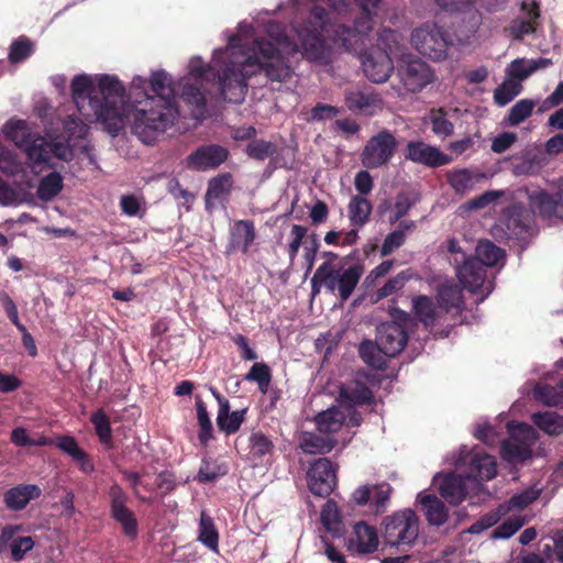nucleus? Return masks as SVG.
Segmentation results:
<instances>
[{"instance_id":"obj_16","label":"nucleus","mask_w":563,"mask_h":563,"mask_svg":"<svg viewBox=\"0 0 563 563\" xmlns=\"http://www.w3.org/2000/svg\"><path fill=\"white\" fill-rule=\"evenodd\" d=\"M364 75L373 82H385L394 70V63L386 49L372 48L362 57Z\"/></svg>"},{"instance_id":"obj_17","label":"nucleus","mask_w":563,"mask_h":563,"mask_svg":"<svg viewBox=\"0 0 563 563\" xmlns=\"http://www.w3.org/2000/svg\"><path fill=\"white\" fill-rule=\"evenodd\" d=\"M228 157L229 151L222 145H202L188 155L187 167L198 172L216 169L223 164Z\"/></svg>"},{"instance_id":"obj_42","label":"nucleus","mask_w":563,"mask_h":563,"mask_svg":"<svg viewBox=\"0 0 563 563\" xmlns=\"http://www.w3.org/2000/svg\"><path fill=\"white\" fill-rule=\"evenodd\" d=\"M197 422L199 426L198 440L202 446H207L213 439V426L206 402L200 396H196Z\"/></svg>"},{"instance_id":"obj_46","label":"nucleus","mask_w":563,"mask_h":563,"mask_svg":"<svg viewBox=\"0 0 563 563\" xmlns=\"http://www.w3.org/2000/svg\"><path fill=\"white\" fill-rule=\"evenodd\" d=\"M211 93V89L206 84L199 82L185 84L181 90L183 100L199 110H205L207 103V95Z\"/></svg>"},{"instance_id":"obj_44","label":"nucleus","mask_w":563,"mask_h":563,"mask_svg":"<svg viewBox=\"0 0 563 563\" xmlns=\"http://www.w3.org/2000/svg\"><path fill=\"white\" fill-rule=\"evenodd\" d=\"M533 423L551 435L563 433V416L555 411L536 412L531 417Z\"/></svg>"},{"instance_id":"obj_8","label":"nucleus","mask_w":563,"mask_h":563,"mask_svg":"<svg viewBox=\"0 0 563 563\" xmlns=\"http://www.w3.org/2000/svg\"><path fill=\"white\" fill-rule=\"evenodd\" d=\"M454 266L456 276L464 288L473 294H481V301H483L494 289L493 280L486 277L487 268L479 260H474L473 256L464 258V262L455 257Z\"/></svg>"},{"instance_id":"obj_5","label":"nucleus","mask_w":563,"mask_h":563,"mask_svg":"<svg viewBox=\"0 0 563 563\" xmlns=\"http://www.w3.org/2000/svg\"><path fill=\"white\" fill-rule=\"evenodd\" d=\"M383 545L407 552L419 536L420 522L412 509L393 512L383 520Z\"/></svg>"},{"instance_id":"obj_25","label":"nucleus","mask_w":563,"mask_h":563,"mask_svg":"<svg viewBox=\"0 0 563 563\" xmlns=\"http://www.w3.org/2000/svg\"><path fill=\"white\" fill-rule=\"evenodd\" d=\"M339 400L343 406L354 408L355 406L373 404L375 397L365 383L352 380L340 387Z\"/></svg>"},{"instance_id":"obj_62","label":"nucleus","mask_w":563,"mask_h":563,"mask_svg":"<svg viewBox=\"0 0 563 563\" xmlns=\"http://www.w3.org/2000/svg\"><path fill=\"white\" fill-rule=\"evenodd\" d=\"M525 518L522 517H510L492 531V538L508 539L512 537L525 525Z\"/></svg>"},{"instance_id":"obj_56","label":"nucleus","mask_w":563,"mask_h":563,"mask_svg":"<svg viewBox=\"0 0 563 563\" xmlns=\"http://www.w3.org/2000/svg\"><path fill=\"white\" fill-rule=\"evenodd\" d=\"M324 286L330 292L335 291L333 276L330 263H322L316 271L311 278V294L316 296L320 292L321 287Z\"/></svg>"},{"instance_id":"obj_3","label":"nucleus","mask_w":563,"mask_h":563,"mask_svg":"<svg viewBox=\"0 0 563 563\" xmlns=\"http://www.w3.org/2000/svg\"><path fill=\"white\" fill-rule=\"evenodd\" d=\"M150 85L154 96L145 90V80L136 77L130 92L134 103L132 131L146 144H152L158 133L173 124L176 110L175 88L165 70L153 71Z\"/></svg>"},{"instance_id":"obj_2","label":"nucleus","mask_w":563,"mask_h":563,"mask_svg":"<svg viewBox=\"0 0 563 563\" xmlns=\"http://www.w3.org/2000/svg\"><path fill=\"white\" fill-rule=\"evenodd\" d=\"M360 14L352 26L344 23L332 24L329 12L321 5L310 9L307 21L297 30L298 48L312 60L322 59L325 53L324 34L338 46L349 52H357L364 46L365 37L373 30V19L380 0H354Z\"/></svg>"},{"instance_id":"obj_41","label":"nucleus","mask_w":563,"mask_h":563,"mask_svg":"<svg viewBox=\"0 0 563 563\" xmlns=\"http://www.w3.org/2000/svg\"><path fill=\"white\" fill-rule=\"evenodd\" d=\"M320 519L323 527L333 536V538H340L343 536L344 526L334 500H327L322 507Z\"/></svg>"},{"instance_id":"obj_21","label":"nucleus","mask_w":563,"mask_h":563,"mask_svg":"<svg viewBox=\"0 0 563 563\" xmlns=\"http://www.w3.org/2000/svg\"><path fill=\"white\" fill-rule=\"evenodd\" d=\"M475 1L476 0H434V2L445 11L464 15L462 21L465 23V37L474 34L482 23V14L475 8Z\"/></svg>"},{"instance_id":"obj_24","label":"nucleus","mask_w":563,"mask_h":563,"mask_svg":"<svg viewBox=\"0 0 563 563\" xmlns=\"http://www.w3.org/2000/svg\"><path fill=\"white\" fill-rule=\"evenodd\" d=\"M378 548V536L374 527L361 521L354 526L353 536L349 539L347 549L356 554H369Z\"/></svg>"},{"instance_id":"obj_53","label":"nucleus","mask_w":563,"mask_h":563,"mask_svg":"<svg viewBox=\"0 0 563 563\" xmlns=\"http://www.w3.org/2000/svg\"><path fill=\"white\" fill-rule=\"evenodd\" d=\"M34 51V43L27 36L21 35L11 43L8 59L13 65L20 64L27 59Z\"/></svg>"},{"instance_id":"obj_18","label":"nucleus","mask_w":563,"mask_h":563,"mask_svg":"<svg viewBox=\"0 0 563 563\" xmlns=\"http://www.w3.org/2000/svg\"><path fill=\"white\" fill-rule=\"evenodd\" d=\"M530 207L543 219L563 220V190L549 194L544 189H533L528 192Z\"/></svg>"},{"instance_id":"obj_40","label":"nucleus","mask_w":563,"mask_h":563,"mask_svg":"<svg viewBox=\"0 0 563 563\" xmlns=\"http://www.w3.org/2000/svg\"><path fill=\"white\" fill-rule=\"evenodd\" d=\"M412 311L426 328H432L435 325V321L438 319V310L430 297L426 295L413 297Z\"/></svg>"},{"instance_id":"obj_55","label":"nucleus","mask_w":563,"mask_h":563,"mask_svg":"<svg viewBox=\"0 0 563 563\" xmlns=\"http://www.w3.org/2000/svg\"><path fill=\"white\" fill-rule=\"evenodd\" d=\"M430 122L431 130L437 136L445 139L453 134L454 125L448 119V113L443 108L432 109L430 111Z\"/></svg>"},{"instance_id":"obj_31","label":"nucleus","mask_w":563,"mask_h":563,"mask_svg":"<svg viewBox=\"0 0 563 563\" xmlns=\"http://www.w3.org/2000/svg\"><path fill=\"white\" fill-rule=\"evenodd\" d=\"M485 178L484 174L475 173L467 168L455 169L448 173L446 179L449 185L453 188L455 194L464 195L472 189L475 185Z\"/></svg>"},{"instance_id":"obj_23","label":"nucleus","mask_w":563,"mask_h":563,"mask_svg":"<svg viewBox=\"0 0 563 563\" xmlns=\"http://www.w3.org/2000/svg\"><path fill=\"white\" fill-rule=\"evenodd\" d=\"M255 238L256 229L252 220H236L230 230L227 253L232 254L240 251L243 254H247Z\"/></svg>"},{"instance_id":"obj_50","label":"nucleus","mask_w":563,"mask_h":563,"mask_svg":"<svg viewBox=\"0 0 563 563\" xmlns=\"http://www.w3.org/2000/svg\"><path fill=\"white\" fill-rule=\"evenodd\" d=\"M233 185V177L230 173L219 174L208 183L206 191V201L220 200L223 196L230 194Z\"/></svg>"},{"instance_id":"obj_54","label":"nucleus","mask_w":563,"mask_h":563,"mask_svg":"<svg viewBox=\"0 0 563 563\" xmlns=\"http://www.w3.org/2000/svg\"><path fill=\"white\" fill-rule=\"evenodd\" d=\"M244 379L256 383L258 390L266 394L272 382V371L266 363H254Z\"/></svg>"},{"instance_id":"obj_48","label":"nucleus","mask_w":563,"mask_h":563,"mask_svg":"<svg viewBox=\"0 0 563 563\" xmlns=\"http://www.w3.org/2000/svg\"><path fill=\"white\" fill-rule=\"evenodd\" d=\"M64 187L63 177L58 172H52L44 176L37 187V197L43 201L55 198Z\"/></svg>"},{"instance_id":"obj_57","label":"nucleus","mask_w":563,"mask_h":563,"mask_svg":"<svg viewBox=\"0 0 563 563\" xmlns=\"http://www.w3.org/2000/svg\"><path fill=\"white\" fill-rule=\"evenodd\" d=\"M507 511L508 508H506V505H499L496 509L485 514L473 525H471L467 531L472 534H479L495 526L501 519V517L507 514Z\"/></svg>"},{"instance_id":"obj_29","label":"nucleus","mask_w":563,"mask_h":563,"mask_svg":"<svg viewBox=\"0 0 563 563\" xmlns=\"http://www.w3.org/2000/svg\"><path fill=\"white\" fill-rule=\"evenodd\" d=\"M55 445L68 454L84 473H91L93 464L89 455L78 445L76 439L71 435H62L56 439Z\"/></svg>"},{"instance_id":"obj_33","label":"nucleus","mask_w":563,"mask_h":563,"mask_svg":"<svg viewBox=\"0 0 563 563\" xmlns=\"http://www.w3.org/2000/svg\"><path fill=\"white\" fill-rule=\"evenodd\" d=\"M438 303L446 313L454 311L461 313L464 310L462 289L457 285H443L438 291Z\"/></svg>"},{"instance_id":"obj_45","label":"nucleus","mask_w":563,"mask_h":563,"mask_svg":"<svg viewBox=\"0 0 563 563\" xmlns=\"http://www.w3.org/2000/svg\"><path fill=\"white\" fill-rule=\"evenodd\" d=\"M544 166V157L536 151L525 152L520 161L514 165L516 175H537Z\"/></svg>"},{"instance_id":"obj_32","label":"nucleus","mask_w":563,"mask_h":563,"mask_svg":"<svg viewBox=\"0 0 563 563\" xmlns=\"http://www.w3.org/2000/svg\"><path fill=\"white\" fill-rule=\"evenodd\" d=\"M346 415L338 407H331L316 416V426L320 433L333 434L338 432L346 420Z\"/></svg>"},{"instance_id":"obj_1","label":"nucleus","mask_w":563,"mask_h":563,"mask_svg":"<svg viewBox=\"0 0 563 563\" xmlns=\"http://www.w3.org/2000/svg\"><path fill=\"white\" fill-rule=\"evenodd\" d=\"M236 41L238 37H232L225 52H216L212 65L192 58L189 73L194 82L210 85L224 101L240 103L247 93L246 79L257 71L263 70L272 81L282 82L291 77V67L273 42L263 37L249 45Z\"/></svg>"},{"instance_id":"obj_20","label":"nucleus","mask_w":563,"mask_h":563,"mask_svg":"<svg viewBox=\"0 0 563 563\" xmlns=\"http://www.w3.org/2000/svg\"><path fill=\"white\" fill-rule=\"evenodd\" d=\"M405 158L432 168L446 165L451 162L450 156L423 141H409L406 146Z\"/></svg>"},{"instance_id":"obj_13","label":"nucleus","mask_w":563,"mask_h":563,"mask_svg":"<svg viewBox=\"0 0 563 563\" xmlns=\"http://www.w3.org/2000/svg\"><path fill=\"white\" fill-rule=\"evenodd\" d=\"M37 146L33 153L30 154V166L35 168L37 166H46L54 169L56 165L52 158H58L64 162H69L74 157L71 147L63 142H49L44 136L37 139Z\"/></svg>"},{"instance_id":"obj_43","label":"nucleus","mask_w":563,"mask_h":563,"mask_svg":"<svg viewBox=\"0 0 563 563\" xmlns=\"http://www.w3.org/2000/svg\"><path fill=\"white\" fill-rule=\"evenodd\" d=\"M197 539L208 549L218 552L219 532L213 519L208 516L206 511H201L200 514L199 533Z\"/></svg>"},{"instance_id":"obj_49","label":"nucleus","mask_w":563,"mask_h":563,"mask_svg":"<svg viewBox=\"0 0 563 563\" xmlns=\"http://www.w3.org/2000/svg\"><path fill=\"white\" fill-rule=\"evenodd\" d=\"M360 357L362 361L371 367L376 369H384L386 367V361L383 357V352L377 342L365 340L360 344L358 349Z\"/></svg>"},{"instance_id":"obj_15","label":"nucleus","mask_w":563,"mask_h":563,"mask_svg":"<svg viewBox=\"0 0 563 563\" xmlns=\"http://www.w3.org/2000/svg\"><path fill=\"white\" fill-rule=\"evenodd\" d=\"M376 340L385 356L395 357L405 349L408 333L401 323L385 322L377 328Z\"/></svg>"},{"instance_id":"obj_51","label":"nucleus","mask_w":563,"mask_h":563,"mask_svg":"<svg viewBox=\"0 0 563 563\" xmlns=\"http://www.w3.org/2000/svg\"><path fill=\"white\" fill-rule=\"evenodd\" d=\"M475 252L476 255L473 256V258L479 260L486 268L497 265L505 255L503 249L498 247L488 240L479 241Z\"/></svg>"},{"instance_id":"obj_27","label":"nucleus","mask_w":563,"mask_h":563,"mask_svg":"<svg viewBox=\"0 0 563 563\" xmlns=\"http://www.w3.org/2000/svg\"><path fill=\"white\" fill-rule=\"evenodd\" d=\"M42 489L35 484H21L8 489L4 493L3 501L8 509L19 511L26 505L41 496Z\"/></svg>"},{"instance_id":"obj_38","label":"nucleus","mask_w":563,"mask_h":563,"mask_svg":"<svg viewBox=\"0 0 563 563\" xmlns=\"http://www.w3.org/2000/svg\"><path fill=\"white\" fill-rule=\"evenodd\" d=\"M504 225L510 236L520 238L528 231L525 210L519 205L509 206L504 212Z\"/></svg>"},{"instance_id":"obj_6","label":"nucleus","mask_w":563,"mask_h":563,"mask_svg":"<svg viewBox=\"0 0 563 563\" xmlns=\"http://www.w3.org/2000/svg\"><path fill=\"white\" fill-rule=\"evenodd\" d=\"M411 43L421 55L441 62L448 57V51L455 40L446 30L427 22L412 31Z\"/></svg>"},{"instance_id":"obj_34","label":"nucleus","mask_w":563,"mask_h":563,"mask_svg":"<svg viewBox=\"0 0 563 563\" xmlns=\"http://www.w3.org/2000/svg\"><path fill=\"white\" fill-rule=\"evenodd\" d=\"M426 519L431 526H442L449 517L444 503L435 495H426L420 498Z\"/></svg>"},{"instance_id":"obj_19","label":"nucleus","mask_w":563,"mask_h":563,"mask_svg":"<svg viewBox=\"0 0 563 563\" xmlns=\"http://www.w3.org/2000/svg\"><path fill=\"white\" fill-rule=\"evenodd\" d=\"M461 461L467 465L466 479L476 482V485L493 479L497 474L496 460L487 453L472 451Z\"/></svg>"},{"instance_id":"obj_30","label":"nucleus","mask_w":563,"mask_h":563,"mask_svg":"<svg viewBox=\"0 0 563 563\" xmlns=\"http://www.w3.org/2000/svg\"><path fill=\"white\" fill-rule=\"evenodd\" d=\"M247 408L231 411V405L218 409L217 427L225 435L236 433L246 419Z\"/></svg>"},{"instance_id":"obj_61","label":"nucleus","mask_w":563,"mask_h":563,"mask_svg":"<svg viewBox=\"0 0 563 563\" xmlns=\"http://www.w3.org/2000/svg\"><path fill=\"white\" fill-rule=\"evenodd\" d=\"M521 91V85L517 81H505L494 91V100L498 106L508 104Z\"/></svg>"},{"instance_id":"obj_35","label":"nucleus","mask_w":563,"mask_h":563,"mask_svg":"<svg viewBox=\"0 0 563 563\" xmlns=\"http://www.w3.org/2000/svg\"><path fill=\"white\" fill-rule=\"evenodd\" d=\"M336 440L332 437H322L317 433L306 432L301 435L299 448L306 454H325L333 450Z\"/></svg>"},{"instance_id":"obj_47","label":"nucleus","mask_w":563,"mask_h":563,"mask_svg":"<svg viewBox=\"0 0 563 563\" xmlns=\"http://www.w3.org/2000/svg\"><path fill=\"white\" fill-rule=\"evenodd\" d=\"M90 422L95 427V431L99 441L108 449L113 445L112 428L110 418L102 408L96 410L90 416Z\"/></svg>"},{"instance_id":"obj_26","label":"nucleus","mask_w":563,"mask_h":563,"mask_svg":"<svg viewBox=\"0 0 563 563\" xmlns=\"http://www.w3.org/2000/svg\"><path fill=\"white\" fill-rule=\"evenodd\" d=\"M331 271L335 290L339 291V296L342 301L347 300L364 273L363 265L356 264L347 267L346 269H335L331 264Z\"/></svg>"},{"instance_id":"obj_58","label":"nucleus","mask_w":563,"mask_h":563,"mask_svg":"<svg viewBox=\"0 0 563 563\" xmlns=\"http://www.w3.org/2000/svg\"><path fill=\"white\" fill-rule=\"evenodd\" d=\"M536 102L531 99H521L509 110L506 118L508 125L516 126L529 118L533 111Z\"/></svg>"},{"instance_id":"obj_12","label":"nucleus","mask_w":563,"mask_h":563,"mask_svg":"<svg viewBox=\"0 0 563 563\" xmlns=\"http://www.w3.org/2000/svg\"><path fill=\"white\" fill-rule=\"evenodd\" d=\"M344 103L355 115L373 117L384 109L382 96L371 88L346 89Z\"/></svg>"},{"instance_id":"obj_64","label":"nucleus","mask_w":563,"mask_h":563,"mask_svg":"<svg viewBox=\"0 0 563 563\" xmlns=\"http://www.w3.org/2000/svg\"><path fill=\"white\" fill-rule=\"evenodd\" d=\"M538 69L539 65L536 63H526L523 59H515L508 67V75L514 79L525 80Z\"/></svg>"},{"instance_id":"obj_4","label":"nucleus","mask_w":563,"mask_h":563,"mask_svg":"<svg viewBox=\"0 0 563 563\" xmlns=\"http://www.w3.org/2000/svg\"><path fill=\"white\" fill-rule=\"evenodd\" d=\"M70 89L82 115L95 117L113 134L120 130L129 106L125 88L117 77L101 75L96 87L89 76L77 75L71 80Z\"/></svg>"},{"instance_id":"obj_22","label":"nucleus","mask_w":563,"mask_h":563,"mask_svg":"<svg viewBox=\"0 0 563 563\" xmlns=\"http://www.w3.org/2000/svg\"><path fill=\"white\" fill-rule=\"evenodd\" d=\"M3 133L7 140L13 142L16 147L26 154L30 163V154L36 148L37 139L42 135L32 133L24 120H10L4 124Z\"/></svg>"},{"instance_id":"obj_37","label":"nucleus","mask_w":563,"mask_h":563,"mask_svg":"<svg viewBox=\"0 0 563 563\" xmlns=\"http://www.w3.org/2000/svg\"><path fill=\"white\" fill-rule=\"evenodd\" d=\"M501 456L511 464L523 463L532 457V450L529 443L514 437L503 442Z\"/></svg>"},{"instance_id":"obj_36","label":"nucleus","mask_w":563,"mask_h":563,"mask_svg":"<svg viewBox=\"0 0 563 563\" xmlns=\"http://www.w3.org/2000/svg\"><path fill=\"white\" fill-rule=\"evenodd\" d=\"M372 202L362 196H353L347 205L349 220L352 227L363 228L371 218Z\"/></svg>"},{"instance_id":"obj_7","label":"nucleus","mask_w":563,"mask_h":563,"mask_svg":"<svg viewBox=\"0 0 563 563\" xmlns=\"http://www.w3.org/2000/svg\"><path fill=\"white\" fill-rule=\"evenodd\" d=\"M396 135L388 129H383L366 142L362 153V165L368 169H376L387 165L398 150Z\"/></svg>"},{"instance_id":"obj_60","label":"nucleus","mask_w":563,"mask_h":563,"mask_svg":"<svg viewBox=\"0 0 563 563\" xmlns=\"http://www.w3.org/2000/svg\"><path fill=\"white\" fill-rule=\"evenodd\" d=\"M245 153L253 159L265 161L277 153V146L269 141L253 140L246 145Z\"/></svg>"},{"instance_id":"obj_14","label":"nucleus","mask_w":563,"mask_h":563,"mask_svg":"<svg viewBox=\"0 0 563 563\" xmlns=\"http://www.w3.org/2000/svg\"><path fill=\"white\" fill-rule=\"evenodd\" d=\"M391 492L393 487L388 483L364 485L353 492L352 499L357 506L369 504L373 514L379 515L386 511Z\"/></svg>"},{"instance_id":"obj_11","label":"nucleus","mask_w":563,"mask_h":563,"mask_svg":"<svg viewBox=\"0 0 563 563\" xmlns=\"http://www.w3.org/2000/svg\"><path fill=\"white\" fill-rule=\"evenodd\" d=\"M336 468L328 457L314 460L308 471L310 492L319 497L329 496L336 485Z\"/></svg>"},{"instance_id":"obj_59","label":"nucleus","mask_w":563,"mask_h":563,"mask_svg":"<svg viewBox=\"0 0 563 563\" xmlns=\"http://www.w3.org/2000/svg\"><path fill=\"white\" fill-rule=\"evenodd\" d=\"M412 276L413 274L410 268L399 272L396 276L389 278L384 286L377 290V299H384L402 289Z\"/></svg>"},{"instance_id":"obj_39","label":"nucleus","mask_w":563,"mask_h":563,"mask_svg":"<svg viewBox=\"0 0 563 563\" xmlns=\"http://www.w3.org/2000/svg\"><path fill=\"white\" fill-rule=\"evenodd\" d=\"M275 445L272 439L262 431H254L249 437V459L262 462L265 456L274 453Z\"/></svg>"},{"instance_id":"obj_9","label":"nucleus","mask_w":563,"mask_h":563,"mask_svg":"<svg viewBox=\"0 0 563 563\" xmlns=\"http://www.w3.org/2000/svg\"><path fill=\"white\" fill-rule=\"evenodd\" d=\"M397 73L409 92H419L434 80L431 67L422 59L411 55L401 57Z\"/></svg>"},{"instance_id":"obj_28","label":"nucleus","mask_w":563,"mask_h":563,"mask_svg":"<svg viewBox=\"0 0 563 563\" xmlns=\"http://www.w3.org/2000/svg\"><path fill=\"white\" fill-rule=\"evenodd\" d=\"M467 479L466 477L450 473L444 476L439 486V493L449 504L457 506L467 496Z\"/></svg>"},{"instance_id":"obj_10","label":"nucleus","mask_w":563,"mask_h":563,"mask_svg":"<svg viewBox=\"0 0 563 563\" xmlns=\"http://www.w3.org/2000/svg\"><path fill=\"white\" fill-rule=\"evenodd\" d=\"M110 515L122 527V532L130 539H135L139 534V523L134 512L126 506L129 501L128 494L123 488L113 484L109 488Z\"/></svg>"},{"instance_id":"obj_52","label":"nucleus","mask_w":563,"mask_h":563,"mask_svg":"<svg viewBox=\"0 0 563 563\" xmlns=\"http://www.w3.org/2000/svg\"><path fill=\"white\" fill-rule=\"evenodd\" d=\"M537 400L550 407H563L562 382L556 386L538 385L533 390Z\"/></svg>"},{"instance_id":"obj_63","label":"nucleus","mask_w":563,"mask_h":563,"mask_svg":"<svg viewBox=\"0 0 563 563\" xmlns=\"http://www.w3.org/2000/svg\"><path fill=\"white\" fill-rule=\"evenodd\" d=\"M540 493V489L529 488L519 494H516L509 499L508 506H506V508H508V510L511 508L522 510L534 503L539 498Z\"/></svg>"}]
</instances>
